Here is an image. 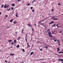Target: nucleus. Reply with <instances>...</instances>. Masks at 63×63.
<instances>
[{
	"instance_id": "1",
	"label": "nucleus",
	"mask_w": 63,
	"mask_h": 63,
	"mask_svg": "<svg viewBox=\"0 0 63 63\" xmlns=\"http://www.w3.org/2000/svg\"><path fill=\"white\" fill-rule=\"evenodd\" d=\"M48 34L49 35V36L51 37H52V35H50V34H51V32H49L48 33Z\"/></svg>"
},
{
	"instance_id": "2",
	"label": "nucleus",
	"mask_w": 63,
	"mask_h": 63,
	"mask_svg": "<svg viewBox=\"0 0 63 63\" xmlns=\"http://www.w3.org/2000/svg\"><path fill=\"white\" fill-rule=\"evenodd\" d=\"M54 23V21H52L50 23H49V25H50L51 24H52V23Z\"/></svg>"
},
{
	"instance_id": "3",
	"label": "nucleus",
	"mask_w": 63,
	"mask_h": 63,
	"mask_svg": "<svg viewBox=\"0 0 63 63\" xmlns=\"http://www.w3.org/2000/svg\"><path fill=\"white\" fill-rule=\"evenodd\" d=\"M58 60H60L59 61H61V62H62L63 61V59H59Z\"/></svg>"
},
{
	"instance_id": "4",
	"label": "nucleus",
	"mask_w": 63,
	"mask_h": 63,
	"mask_svg": "<svg viewBox=\"0 0 63 63\" xmlns=\"http://www.w3.org/2000/svg\"><path fill=\"white\" fill-rule=\"evenodd\" d=\"M9 7V6H7L6 5H5L4 6V8H8Z\"/></svg>"
},
{
	"instance_id": "5",
	"label": "nucleus",
	"mask_w": 63,
	"mask_h": 63,
	"mask_svg": "<svg viewBox=\"0 0 63 63\" xmlns=\"http://www.w3.org/2000/svg\"><path fill=\"white\" fill-rule=\"evenodd\" d=\"M28 26H29V27H32V26H31V25H30V24H28Z\"/></svg>"
},
{
	"instance_id": "6",
	"label": "nucleus",
	"mask_w": 63,
	"mask_h": 63,
	"mask_svg": "<svg viewBox=\"0 0 63 63\" xmlns=\"http://www.w3.org/2000/svg\"><path fill=\"white\" fill-rule=\"evenodd\" d=\"M42 21H43V20H42L41 21H39L38 22V23H40V24L41 23V22Z\"/></svg>"
},
{
	"instance_id": "7",
	"label": "nucleus",
	"mask_w": 63,
	"mask_h": 63,
	"mask_svg": "<svg viewBox=\"0 0 63 63\" xmlns=\"http://www.w3.org/2000/svg\"><path fill=\"white\" fill-rule=\"evenodd\" d=\"M13 23H14V24H16V23H17V22L16 21H14L13 22Z\"/></svg>"
},
{
	"instance_id": "8",
	"label": "nucleus",
	"mask_w": 63,
	"mask_h": 63,
	"mask_svg": "<svg viewBox=\"0 0 63 63\" xmlns=\"http://www.w3.org/2000/svg\"><path fill=\"white\" fill-rule=\"evenodd\" d=\"M60 53H63V52L62 51H60L58 53L59 54H60Z\"/></svg>"
},
{
	"instance_id": "9",
	"label": "nucleus",
	"mask_w": 63,
	"mask_h": 63,
	"mask_svg": "<svg viewBox=\"0 0 63 63\" xmlns=\"http://www.w3.org/2000/svg\"><path fill=\"white\" fill-rule=\"evenodd\" d=\"M60 49V48H59V47H58L57 48V49L58 50H57V51H59V50Z\"/></svg>"
},
{
	"instance_id": "10",
	"label": "nucleus",
	"mask_w": 63,
	"mask_h": 63,
	"mask_svg": "<svg viewBox=\"0 0 63 63\" xmlns=\"http://www.w3.org/2000/svg\"><path fill=\"white\" fill-rule=\"evenodd\" d=\"M15 4L14 3H13L12 4V7H14V6H15Z\"/></svg>"
},
{
	"instance_id": "11",
	"label": "nucleus",
	"mask_w": 63,
	"mask_h": 63,
	"mask_svg": "<svg viewBox=\"0 0 63 63\" xmlns=\"http://www.w3.org/2000/svg\"><path fill=\"white\" fill-rule=\"evenodd\" d=\"M22 50L23 52H25V50L24 49H22Z\"/></svg>"
},
{
	"instance_id": "12",
	"label": "nucleus",
	"mask_w": 63,
	"mask_h": 63,
	"mask_svg": "<svg viewBox=\"0 0 63 63\" xmlns=\"http://www.w3.org/2000/svg\"><path fill=\"white\" fill-rule=\"evenodd\" d=\"M14 44H16V40L15 39L14 40Z\"/></svg>"
},
{
	"instance_id": "13",
	"label": "nucleus",
	"mask_w": 63,
	"mask_h": 63,
	"mask_svg": "<svg viewBox=\"0 0 63 63\" xmlns=\"http://www.w3.org/2000/svg\"><path fill=\"white\" fill-rule=\"evenodd\" d=\"M33 53H34V52H31L30 55H32V54H33Z\"/></svg>"
},
{
	"instance_id": "14",
	"label": "nucleus",
	"mask_w": 63,
	"mask_h": 63,
	"mask_svg": "<svg viewBox=\"0 0 63 63\" xmlns=\"http://www.w3.org/2000/svg\"><path fill=\"white\" fill-rule=\"evenodd\" d=\"M13 21V19H12L10 21V22H12Z\"/></svg>"
},
{
	"instance_id": "15",
	"label": "nucleus",
	"mask_w": 63,
	"mask_h": 63,
	"mask_svg": "<svg viewBox=\"0 0 63 63\" xmlns=\"http://www.w3.org/2000/svg\"><path fill=\"white\" fill-rule=\"evenodd\" d=\"M16 47L18 48V47H19V45H18L17 46H16Z\"/></svg>"
},
{
	"instance_id": "16",
	"label": "nucleus",
	"mask_w": 63,
	"mask_h": 63,
	"mask_svg": "<svg viewBox=\"0 0 63 63\" xmlns=\"http://www.w3.org/2000/svg\"><path fill=\"white\" fill-rule=\"evenodd\" d=\"M52 34H54V32H53V31H52Z\"/></svg>"
},
{
	"instance_id": "17",
	"label": "nucleus",
	"mask_w": 63,
	"mask_h": 63,
	"mask_svg": "<svg viewBox=\"0 0 63 63\" xmlns=\"http://www.w3.org/2000/svg\"><path fill=\"white\" fill-rule=\"evenodd\" d=\"M56 25V24H54V25L53 26H52V27H53L54 26H55Z\"/></svg>"
},
{
	"instance_id": "18",
	"label": "nucleus",
	"mask_w": 63,
	"mask_h": 63,
	"mask_svg": "<svg viewBox=\"0 0 63 63\" xmlns=\"http://www.w3.org/2000/svg\"><path fill=\"white\" fill-rule=\"evenodd\" d=\"M8 42L9 43H10V42H12L11 40H10L8 41Z\"/></svg>"
},
{
	"instance_id": "19",
	"label": "nucleus",
	"mask_w": 63,
	"mask_h": 63,
	"mask_svg": "<svg viewBox=\"0 0 63 63\" xmlns=\"http://www.w3.org/2000/svg\"><path fill=\"white\" fill-rule=\"evenodd\" d=\"M10 55H12V56H13L14 55V54L13 53V54H10Z\"/></svg>"
},
{
	"instance_id": "20",
	"label": "nucleus",
	"mask_w": 63,
	"mask_h": 63,
	"mask_svg": "<svg viewBox=\"0 0 63 63\" xmlns=\"http://www.w3.org/2000/svg\"><path fill=\"white\" fill-rule=\"evenodd\" d=\"M16 17H18V16H17V13H16Z\"/></svg>"
},
{
	"instance_id": "21",
	"label": "nucleus",
	"mask_w": 63,
	"mask_h": 63,
	"mask_svg": "<svg viewBox=\"0 0 63 63\" xmlns=\"http://www.w3.org/2000/svg\"><path fill=\"white\" fill-rule=\"evenodd\" d=\"M58 6H60V5H61V4L60 3H58Z\"/></svg>"
},
{
	"instance_id": "22",
	"label": "nucleus",
	"mask_w": 63,
	"mask_h": 63,
	"mask_svg": "<svg viewBox=\"0 0 63 63\" xmlns=\"http://www.w3.org/2000/svg\"><path fill=\"white\" fill-rule=\"evenodd\" d=\"M4 4H3L1 6V7L2 8H3V6H4Z\"/></svg>"
},
{
	"instance_id": "23",
	"label": "nucleus",
	"mask_w": 63,
	"mask_h": 63,
	"mask_svg": "<svg viewBox=\"0 0 63 63\" xmlns=\"http://www.w3.org/2000/svg\"><path fill=\"white\" fill-rule=\"evenodd\" d=\"M58 44L59 46H60V42L59 41H58Z\"/></svg>"
},
{
	"instance_id": "24",
	"label": "nucleus",
	"mask_w": 63,
	"mask_h": 63,
	"mask_svg": "<svg viewBox=\"0 0 63 63\" xmlns=\"http://www.w3.org/2000/svg\"><path fill=\"white\" fill-rule=\"evenodd\" d=\"M58 24H57L56 25V26L57 27H60L59 26H58Z\"/></svg>"
},
{
	"instance_id": "25",
	"label": "nucleus",
	"mask_w": 63,
	"mask_h": 63,
	"mask_svg": "<svg viewBox=\"0 0 63 63\" xmlns=\"http://www.w3.org/2000/svg\"><path fill=\"white\" fill-rule=\"evenodd\" d=\"M11 9L12 10H14V7H12Z\"/></svg>"
},
{
	"instance_id": "26",
	"label": "nucleus",
	"mask_w": 63,
	"mask_h": 63,
	"mask_svg": "<svg viewBox=\"0 0 63 63\" xmlns=\"http://www.w3.org/2000/svg\"><path fill=\"white\" fill-rule=\"evenodd\" d=\"M40 25H43V23H40Z\"/></svg>"
},
{
	"instance_id": "27",
	"label": "nucleus",
	"mask_w": 63,
	"mask_h": 63,
	"mask_svg": "<svg viewBox=\"0 0 63 63\" xmlns=\"http://www.w3.org/2000/svg\"><path fill=\"white\" fill-rule=\"evenodd\" d=\"M58 20V19L57 18H55L54 19H53V20Z\"/></svg>"
},
{
	"instance_id": "28",
	"label": "nucleus",
	"mask_w": 63,
	"mask_h": 63,
	"mask_svg": "<svg viewBox=\"0 0 63 63\" xmlns=\"http://www.w3.org/2000/svg\"><path fill=\"white\" fill-rule=\"evenodd\" d=\"M10 10H11V8H9V9L7 10V11H10Z\"/></svg>"
},
{
	"instance_id": "29",
	"label": "nucleus",
	"mask_w": 63,
	"mask_h": 63,
	"mask_svg": "<svg viewBox=\"0 0 63 63\" xmlns=\"http://www.w3.org/2000/svg\"><path fill=\"white\" fill-rule=\"evenodd\" d=\"M34 11H35V10L34 9H33L32 10V11L33 12H34Z\"/></svg>"
},
{
	"instance_id": "30",
	"label": "nucleus",
	"mask_w": 63,
	"mask_h": 63,
	"mask_svg": "<svg viewBox=\"0 0 63 63\" xmlns=\"http://www.w3.org/2000/svg\"><path fill=\"white\" fill-rule=\"evenodd\" d=\"M25 41H26V42L27 43V39H25Z\"/></svg>"
},
{
	"instance_id": "31",
	"label": "nucleus",
	"mask_w": 63,
	"mask_h": 63,
	"mask_svg": "<svg viewBox=\"0 0 63 63\" xmlns=\"http://www.w3.org/2000/svg\"><path fill=\"white\" fill-rule=\"evenodd\" d=\"M51 12H53V9H52L51 10Z\"/></svg>"
},
{
	"instance_id": "32",
	"label": "nucleus",
	"mask_w": 63,
	"mask_h": 63,
	"mask_svg": "<svg viewBox=\"0 0 63 63\" xmlns=\"http://www.w3.org/2000/svg\"><path fill=\"white\" fill-rule=\"evenodd\" d=\"M47 47H46L45 48L46 49H47Z\"/></svg>"
},
{
	"instance_id": "33",
	"label": "nucleus",
	"mask_w": 63,
	"mask_h": 63,
	"mask_svg": "<svg viewBox=\"0 0 63 63\" xmlns=\"http://www.w3.org/2000/svg\"><path fill=\"white\" fill-rule=\"evenodd\" d=\"M11 45H14V42H13V43L11 44Z\"/></svg>"
},
{
	"instance_id": "34",
	"label": "nucleus",
	"mask_w": 63,
	"mask_h": 63,
	"mask_svg": "<svg viewBox=\"0 0 63 63\" xmlns=\"http://www.w3.org/2000/svg\"><path fill=\"white\" fill-rule=\"evenodd\" d=\"M30 3H29L27 5V6H30Z\"/></svg>"
},
{
	"instance_id": "35",
	"label": "nucleus",
	"mask_w": 63,
	"mask_h": 63,
	"mask_svg": "<svg viewBox=\"0 0 63 63\" xmlns=\"http://www.w3.org/2000/svg\"><path fill=\"white\" fill-rule=\"evenodd\" d=\"M55 18V17H52V18L53 19H54V18Z\"/></svg>"
},
{
	"instance_id": "36",
	"label": "nucleus",
	"mask_w": 63,
	"mask_h": 63,
	"mask_svg": "<svg viewBox=\"0 0 63 63\" xmlns=\"http://www.w3.org/2000/svg\"><path fill=\"white\" fill-rule=\"evenodd\" d=\"M40 51H42L43 50V49H40Z\"/></svg>"
},
{
	"instance_id": "37",
	"label": "nucleus",
	"mask_w": 63,
	"mask_h": 63,
	"mask_svg": "<svg viewBox=\"0 0 63 63\" xmlns=\"http://www.w3.org/2000/svg\"><path fill=\"white\" fill-rule=\"evenodd\" d=\"M21 37H19L18 38V39H19H19H20V38Z\"/></svg>"
},
{
	"instance_id": "38",
	"label": "nucleus",
	"mask_w": 63,
	"mask_h": 63,
	"mask_svg": "<svg viewBox=\"0 0 63 63\" xmlns=\"http://www.w3.org/2000/svg\"><path fill=\"white\" fill-rule=\"evenodd\" d=\"M31 9H33V7H31Z\"/></svg>"
},
{
	"instance_id": "39",
	"label": "nucleus",
	"mask_w": 63,
	"mask_h": 63,
	"mask_svg": "<svg viewBox=\"0 0 63 63\" xmlns=\"http://www.w3.org/2000/svg\"><path fill=\"white\" fill-rule=\"evenodd\" d=\"M27 46H28V47H30V45H27Z\"/></svg>"
},
{
	"instance_id": "40",
	"label": "nucleus",
	"mask_w": 63,
	"mask_h": 63,
	"mask_svg": "<svg viewBox=\"0 0 63 63\" xmlns=\"http://www.w3.org/2000/svg\"><path fill=\"white\" fill-rule=\"evenodd\" d=\"M32 31H34V29H32Z\"/></svg>"
},
{
	"instance_id": "41",
	"label": "nucleus",
	"mask_w": 63,
	"mask_h": 63,
	"mask_svg": "<svg viewBox=\"0 0 63 63\" xmlns=\"http://www.w3.org/2000/svg\"><path fill=\"white\" fill-rule=\"evenodd\" d=\"M5 62H8V61H5Z\"/></svg>"
},
{
	"instance_id": "42",
	"label": "nucleus",
	"mask_w": 63,
	"mask_h": 63,
	"mask_svg": "<svg viewBox=\"0 0 63 63\" xmlns=\"http://www.w3.org/2000/svg\"><path fill=\"white\" fill-rule=\"evenodd\" d=\"M54 42H56V40H54Z\"/></svg>"
},
{
	"instance_id": "43",
	"label": "nucleus",
	"mask_w": 63,
	"mask_h": 63,
	"mask_svg": "<svg viewBox=\"0 0 63 63\" xmlns=\"http://www.w3.org/2000/svg\"><path fill=\"white\" fill-rule=\"evenodd\" d=\"M23 30H22V32H23Z\"/></svg>"
},
{
	"instance_id": "44",
	"label": "nucleus",
	"mask_w": 63,
	"mask_h": 63,
	"mask_svg": "<svg viewBox=\"0 0 63 63\" xmlns=\"http://www.w3.org/2000/svg\"><path fill=\"white\" fill-rule=\"evenodd\" d=\"M5 16L6 17H8V15H6Z\"/></svg>"
},
{
	"instance_id": "45",
	"label": "nucleus",
	"mask_w": 63,
	"mask_h": 63,
	"mask_svg": "<svg viewBox=\"0 0 63 63\" xmlns=\"http://www.w3.org/2000/svg\"><path fill=\"white\" fill-rule=\"evenodd\" d=\"M27 37V34H26V37Z\"/></svg>"
},
{
	"instance_id": "46",
	"label": "nucleus",
	"mask_w": 63,
	"mask_h": 63,
	"mask_svg": "<svg viewBox=\"0 0 63 63\" xmlns=\"http://www.w3.org/2000/svg\"><path fill=\"white\" fill-rule=\"evenodd\" d=\"M50 30V29H48L47 30V32H48V30Z\"/></svg>"
},
{
	"instance_id": "47",
	"label": "nucleus",
	"mask_w": 63,
	"mask_h": 63,
	"mask_svg": "<svg viewBox=\"0 0 63 63\" xmlns=\"http://www.w3.org/2000/svg\"><path fill=\"white\" fill-rule=\"evenodd\" d=\"M48 15H50V14H49V13H48Z\"/></svg>"
},
{
	"instance_id": "48",
	"label": "nucleus",
	"mask_w": 63,
	"mask_h": 63,
	"mask_svg": "<svg viewBox=\"0 0 63 63\" xmlns=\"http://www.w3.org/2000/svg\"><path fill=\"white\" fill-rule=\"evenodd\" d=\"M34 2H35V1L34 0H33V1L32 2H33V3H34Z\"/></svg>"
},
{
	"instance_id": "49",
	"label": "nucleus",
	"mask_w": 63,
	"mask_h": 63,
	"mask_svg": "<svg viewBox=\"0 0 63 63\" xmlns=\"http://www.w3.org/2000/svg\"><path fill=\"white\" fill-rule=\"evenodd\" d=\"M61 32H62V31H60L59 32V33H61Z\"/></svg>"
},
{
	"instance_id": "50",
	"label": "nucleus",
	"mask_w": 63,
	"mask_h": 63,
	"mask_svg": "<svg viewBox=\"0 0 63 63\" xmlns=\"http://www.w3.org/2000/svg\"><path fill=\"white\" fill-rule=\"evenodd\" d=\"M10 27H8L7 28H10Z\"/></svg>"
},
{
	"instance_id": "51",
	"label": "nucleus",
	"mask_w": 63,
	"mask_h": 63,
	"mask_svg": "<svg viewBox=\"0 0 63 63\" xmlns=\"http://www.w3.org/2000/svg\"><path fill=\"white\" fill-rule=\"evenodd\" d=\"M15 33H16V34H17V32H15Z\"/></svg>"
},
{
	"instance_id": "52",
	"label": "nucleus",
	"mask_w": 63,
	"mask_h": 63,
	"mask_svg": "<svg viewBox=\"0 0 63 63\" xmlns=\"http://www.w3.org/2000/svg\"><path fill=\"white\" fill-rule=\"evenodd\" d=\"M27 45H29V43H27Z\"/></svg>"
},
{
	"instance_id": "53",
	"label": "nucleus",
	"mask_w": 63,
	"mask_h": 63,
	"mask_svg": "<svg viewBox=\"0 0 63 63\" xmlns=\"http://www.w3.org/2000/svg\"><path fill=\"white\" fill-rule=\"evenodd\" d=\"M1 12H0V15H1Z\"/></svg>"
},
{
	"instance_id": "54",
	"label": "nucleus",
	"mask_w": 63,
	"mask_h": 63,
	"mask_svg": "<svg viewBox=\"0 0 63 63\" xmlns=\"http://www.w3.org/2000/svg\"><path fill=\"white\" fill-rule=\"evenodd\" d=\"M10 62H11V61H9L8 62V63H10Z\"/></svg>"
},
{
	"instance_id": "55",
	"label": "nucleus",
	"mask_w": 63,
	"mask_h": 63,
	"mask_svg": "<svg viewBox=\"0 0 63 63\" xmlns=\"http://www.w3.org/2000/svg\"><path fill=\"white\" fill-rule=\"evenodd\" d=\"M34 25H35V26H36V24H35Z\"/></svg>"
},
{
	"instance_id": "56",
	"label": "nucleus",
	"mask_w": 63,
	"mask_h": 63,
	"mask_svg": "<svg viewBox=\"0 0 63 63\" xmlns=\"http://www.w3.org/2000/svg\"><path fill=\"white\" fill-rule=\"evenodd\" d=\"M59 22H58V23L59 24Z\"/></svg>"
},
{
	"instance_id": "57",
	"label": "nucleus",
	"mask_w": 63,
	"mask_h": 63,
	"mask_svg": "<svg viewBox=\"0 0 63 63\" xmlns=\"http://www.w3.org/2000/svg\"><path fill=\"white\" fill-rule=\"evenodd\" d=\"M50 59V58H48L47 59Z\"/></svg>"
},
{
	"instance_id": "58",
	"label": "nucleus",
	"mask_w": 63,
	"mask_h": 63,
	"mask_svg": "<svg viewBox=\"0 0 63 63\" xmlns=\"http://www.w3.org/2000/svg\"><path fill=\"white\" fill-rule=\"evenodd\" d=\"M54 62H55V61H53V63H54Z\"/></svg>"
},
{
	"instance_id": "59",
	"label": "nucleus",
	"mask_w": 63,
	"mask_h": 63,
	"mask_svg": "<svg viewBox=\"0 0 63 63\" xmlns=\"http://www.w3.org/2000/svg\"><path fill=\"white\" fill-rule=\"evenodd\" d=\"M22 33H23V32H22Z\"/></svg>"
},
{
	"instance_id": "60",
	"label": "nucleus",
	"mask_w": 63,
	"mask_h": 63,
	"mask_svg": "<svg viewBox=\"0 0 63 63\" xmlns=\"http://www.w3.org/2000/svg\"><path fill=\"white\" fill-rule=\"evenodd\" d=\"M17 40H19V39H17Z\"/></svg>"
},
{
	"instance_id": "61",
	"label": "nucleus",
	"mask_w": 63,
	"mask_h": 63,
	"mask_svg": "<svg viewBox=\"0 0 63 63\" xmlns=\"http://www.w3.org/2000/svg\"><path fill=\"white\" fill-rule=\"evenodd\" d=\"M20 0H17L18 1H20Z\"/></svg>"
},
{
	"instance_id": "62",
	"label": "nucleus",
	"mask_w": 63,
	"mask_h": 63,
	"mask_svg": "<svg viewBox=\"0 0 63 63\" xmlns=\"http://www.w3.org/2000/svg\"><path fill=\"white\" fill-rule=\"evenodd\" d=\"M62 51H63V49L62 50Z\"/></svg>"
},
{
	"instance_id": "63",
	"label": "nucleus",
	"mask_w": 63,
	"mask_h": 63,
	"mask_svg": "<svg viewBox=\"0 0 63 63\" xmlns=\"http://www.w3.org/2000/svg\"><path fill=\"white\" fill-rule=\"evenodd\" d=\"M20 63H23V62H21Z\"/></svg>"
},
{
	"instance_id": "64",
	"label": "nucleus",
	"mask_w": 63,
	"mask_h": 63,
	"mask_svg": "<svg viewBox=\"0 0 63 63\" xmlns=\"http://www.w3.org/2000/svg\"><path fill=\"white\" fill-rule=\"evenodd\" d=\"M62 63H63V62H62Z\"/></svg>"
}]
</instances>
